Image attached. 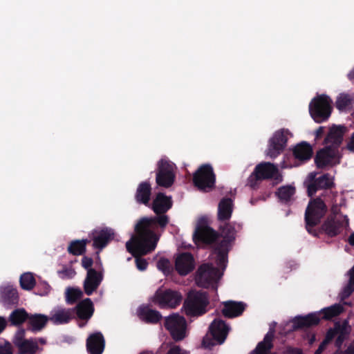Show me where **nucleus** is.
I'll use <instances>...</instances> for the list:
<instances>
[{
	"label": "nucleus",
	"mask_w": 354,
	"mask_h": 354,
	"mask_svg": "<svg viewBox=\"0 0 354 354\" xmlns=\"http://www.w3.org/2000/svg\"><path fill=\"white\" fill-rule=\"evenodd\" d=\"M173 205L171 196L159 192L153 201L151 209L156 214L153 217H143L135 225L136 235L126 243L127 252L133 255L146 254L153 251L156 248L158 237L154 230L159 227L165 228L169 222V218L166 215Z\"/></svg>",
	"instance_id": "f257e3e1"
},
{
	"label": "nucleus",
	"mask_w": 354,
	"mask_h": 354,
	"mask_svg": "<svg viewBox=\"0 0 354 354\" xmlns=\"http://www.w3.org/2000/svg\"><path fill=\"white\" fill-rule=\"evenodd\" d=\"M347 127L344 125L333 124L324 138L325 147L317 151L315 162L317 168L324 169L340 164L342 153L339 149L343 142Z\"/></svg>",
	"instance_id": "f03ea898"
},
{
	"label": "nucleus",
	"mask_w": 354,
	"mask_h": 354,
	"mask_svg": "<svg viewBox=\"0 0 354 354\" xmlns=\"http://www.w3.org/2000/svg\"><path fill=\"white\" fill-rule=\"evenodd\" d=\"M218 238V233L212 227L200 224L196 227L193 234V241L198 245H214L213 254H216V263L224 270L227 266V254L229 246L225 243H216Z\"/></svg>",
	"instance_id": "7ed1b4c3"
},
{
	"label": "nucleus",
	"mask_w": 354,
	"mask_h": 354,
	"mask_svg": "<svg viewBox=\"0 0 354 354\" xmlns=\"http://www.w3.org/2000/svg\"><path fill=\"white\" fill-rule=\"evenodd\" d=\"M208 294L201 290H190L183 303L185 313L189 317H199L207 312Z\"/></svg>",
	"instance_id": "20e7f679"
},
{
	"label": "nucleus",
	"mask_w": 354,
	"mask_h": 354,
	"mask_svg": "<svg viewBox=\"0 0 354 354\" xmlns=\"http://www.w3.org/2000/svg\"><path fill=\"white\" fill-rule=\"evenodd\" d=\"M327 209L326 205L321 198L310 200L304 215L306 229L309 234L317 236V232L313 228L320 223L322 218L326 215Z\"/></svg>",
	"instance_id": "39448f33"
},
{
	"label": "nucleus",
	"mask_w": 354,
	"mask_h": 354,
	"mask_svg": "<svg viewBox=\"0 0 354 354\" xmlns=\"http://www.w3.org/2000/svg\"><path fill=\"white\" fill-rule=\"evenodd\" d=\"M223 273L212 263H206L201 265L196 272L195 281L198 286L204 288H211L217 291L218 281Z\"/></svg>",
	"instance_id": "423d86ee"
},
{
	"label": "nucleus",
	"mask_w": 354,
	"mask_h": 354,
	"mask_svg": "<svg viewBox=\"0 0 354 354\" xmlns=\"http://www.w3.org/2000/svg\"><path fill=\"white\" fill-rule=\"evenodd\" d=\"M331 98L326 94L317 95L309 104V113L317 123L326 121L331 115L333 106Z\"/></svg>",
	"instance_id": "0eeeda50"
},
{
	"label": "nucleus",
	"mask_w": 354,
	"mask_h": 354,
	"mask_svg": "<svg viewBox=\"0 0 354 354\" xmlns=\"http://www.w3.org/2000/svg\"><path fill=\"white\" fill-rule=\"evenodd\" d=\"M230 327L221 319H214L209 326V334L203 339L202 344L205 348H210L216 344H222L227 338Z\"/></svg>",
	"instance_id": "6e6552de"
},
{
	"label": "nucleus",
	"mask_w": 354,
	"mask_h": 354,
	"mask_svg": "<svg viewBox=\"0 0 354 354\" xmlns=\"http://www.w3.org/2000/svg\"><path fill=\"white\" fill-rule=\"evenodd\" d=\"M194 185L202 192H209L215 187L216 175L210 164H203L194 173Z\"/></svg>",
	"instance_id": "1a4fd4ad"
},
{
	"label": "nucleus",
	"mask_w": 354,
	"mask_h": 354,
	"mask_svg": "<svg viewBox=\"0 0 354 354\" xmlns=\"http://www.w3.org/2000/svg\"><path fill=\"white\" fill-rule=\"evenodd\" d=\"M164 326L175 342H180L187 337V321L178 314L165 317Z\"/></svg>",
	"instance_id": "9d476101"
},
{
	"label": "nucleus",
	"mask_w": 354,
	"mask_h": 354,
	"mask_svg": "<svg viewBox=\"0 0 354 354\" xmlns=\"http://www.w3.org/2000/svg\"><path fill=\"white\" fill-rule=\"evenodd\" d=\"M183 299L180 292L171 289H158L153 297V302L160 308H175Z\"/></svg>",
	"instance_id": "9b49d317"
},
{
	"label": "nucleus",
	"mask_w": 354,
	"mask_h": 354,
	"mask_svg": "<svg viewBox=\"0 0 354 354\" xmlns=\"http://www.w3.org/2000/svg\"><path fill=\"white\" fill-rule=\"evenodd\" d=\"M289 133V131L285 129L275 131L268 141L266 155L272 159L280 155L287 146Z\"/></svg>",
	"instance_id": "f8f14e48"
},
{
	"label": "nucleus",
	"mask_w": 354,
	"mask_h": 354,
	"mask_svg": "<svg viewBox=\"0 0 354 354\" xmlns=\"http://www.w3.org/2000/svg\"><path fill=\"white\" fill-rule=\"evenodd\" d=\"M156 181L158 185L165 188L171 187L175 180V174L172 164L164 159L158 162Z\"/></svg>",
	"instance_id": "ddd939ff"
},
{
	"label": "nucleus",
	"mask_w": 354,
	"mask_h": 354,
	"mask_svg": "<svg viewBox=\"0 0 354 354\" xmlns=\"http://www.w3.org/2000/svg\"><path fill=\"white\" fill-rule=\"evenodd\" d=\"M349 225V220L347 216H344V220L339 221L333 216H328L321 226L322 230L328 236L335 237L339 234L344 227Z\"/></svg>",
	"instance_id": "4468645a"
},
{
	"label": "nucleus",
	"mask_w": 354,
	"mask_h": 354,
	"mask_svg": "<svg viewBox=\"0 0 354 354\" xmlns=\"http://www.w3.org/2000/svg\"><path fill=\"white\" fill-rule=\"evenodd\" d=\"M309 181L307 185L308 196L312 197L319 189H330L333 183L328 174H325L316 178L315 174L310 173L308 176Z\"/></svg>",
	"instance_id": "2eb2a0df"
},
{
	"label": "nucleus",
	"mask_w": 354,
	"mask_h": 354,
	"mask_svg": "<svg viewBox=\"0 0 354 354\" xmlns=\"http://www.w3.org/2000/svg\"><path fill=\"white\" fill-rule=\"evenodd\" d=\"M254 172L260 180H267L274 178L277 183L282 181V176L278 175L279 170L277 166L269 162H262L254 167Z\"/></svg>",
	"instance_id": "dca6fc26"
},
{
	"label": "nucleus",
	"mask_w": 354,
	"mask_h": 354,
	"mask_svg": "<svg viewBox=\"0 0 354 354\" xmlns=\"http://www.w3.org/2000/svg\"><path fill=\"white\" fill-rule=\"evenodd\" d=\"M91 235L93 246L95 248L102 250L113 239L114 232L111 228L104 227L100 230H93Z\"/></svg>",
	"instance_id": "f3484780"
},
{
	"label": "nucleus",
	"mask_w": 354,
	"mask_h": 354,
	"mask_svg": "<svg viewBox=\"0 0 354 354\" xmlns=\"http://www.w3.org/2000/svg\"><path fill=\"white\" fill-rule=\"evenodd\" d=\"M194 259L189 252H183L176 259L175 268L182 276L187 275L194 269Z\"/></svg>",
	"instance_id": "a211bd4d"
},
{
	"label": "nucleus",
	"mask_w": 354,
	"mask_h": 354,
	"mask_svg": "<svg viewBox=\"0 0 354 354\" xmlns=\"http://www.w3.org/2000/svg\"><path fill=\"white\" fill-rule=\"evenodd\" d=\"M86 350L89 354H102L105 348V339L101 332H95L86 339Z\"/></svg>",
	"instance_id": "6ab92c4d"
},
{
	"label": "nucleus",
	"mask_w": 354,
	"mask_h": 354,
	"mask_svg": "<svg viewBox=\"0 0 354 354\" xmlns=\"http://www.w3.org/2000/svg\"><path fill=\"white\" fill-rule=\"evenodd\" d=\"M102 279L103 275L101 272L95 269L88 270L84 281V292L88 296L91 295L98 288Z\"/></svg>",
	"instance_id": "aec40b11"
},
{
	"label": "nucleus",
	"mask_w": 354,
	"mask_h": 354,
	"mask_svg": "<svg viewBox=\"0 0 354 354\" xmlns=\"http://www.w3.org/2000/svg\"><path fill=\"white\" fill-rule=\"evenodd\" d=\"M320 317L317 312L309 313L306 316H297L292 322V328L294 330L310 328L318 325L320 322Z\"/></svg>",
	"instance_id": "412c9836"
},
{
	"label": "nucleus",
	"mask_w": 354,
	"mask_h": 354,
	"mask_svg": "<svg viewBox=\"0 0 354 354\" xmlns=\"http://www.w3.org/2000/svg\"><path fill=\"white\" fill-rule=\"evenodd\" d=\"M74 317L75 315L81 320L87 322L93 316L94 313V306L90 298H86L80 301L75 308Z\"/></svg>",
	"instance_id": "4be33fe9"
},
{
	"label": "nucleus",
	"mask_w": 354,
	"mask_h": 354,
	"mask_svg": "<svg viewBox=\"0 0 354 354\" xmlns=\"http://www.w3.org/2000/svg\"><path fill=\"white\" fill-rule=\"evenodd\" d=\"M222 315L229 319L239 317L244 312L246 304L242 301H227L223 302Z\"/></svg>",
	"instance_id": "5701e85b"
},
{
	"label": "nucleus",
	"mask_w": 354,
	"mask_h": 354,
	"mask_svg": "<svg viewBox=\"0 0 354 354\" xmlns=\"http://www.w3.org/2000/svg\"><path fill=\"white\" fill-rule=\"evenodd\" d=\"M74 318V310L64 308L55 309L49 317L50 321L55 325L68 324Z\"/></svg>",
	"instance_id": "b1692460"
},
{
	"label": "nucleus",
	"mask_w": 354,
	"mask_h": 354,
	"mask_svg": "<svg viewBox=\"0 0 354 354\" xmlns=\"http://www.w3.org/2000/svg\"><path fill=\"white\" fill-rule=\"evenodd\" d=\"M138 314L139 317L147 324H158L162 318L161 313L150 308L149 306H142L138 308Z\"/></svg>",
	"instance_id": "393cba45"
},
{
	"label": "nucleus",
	"mask_w": 354,
	"mask_h": 354,
	"mask_svg": "<svg viewBox=\"0 0 354 354\" xmlns=\"http://www.w3.org/2000/svg\"><path fill=\"white\" fill-rule=\"evenodd\" d=\"M50 321L49 317L43 314H30L27 323V329L32 332L41 331Z\"/></svg>",
	"instance_id": "a878e982"
},
{
	"label": "nucleus",
	"mask_w": 354,
	"mask_h": 354,
	"mask_svg": "<svg viewBox=\"0 0 354 354\" xmlns=\"http://www.w3.org/2000/svg\"><path fill=\"white\" fill-rule=\"evenodd\" d=\"M151 195V184L148 181H144L138 185L135 194V199L138 203L148 205Z\"/></svg>",
	"instance_id": "bb28decb"
},
{
	"label": "nucleus",
	"mask_w": 354,
	"mask_h": 354,
	"mask_svg": "<svg viewBox=\"0 0 354 354\" xmlns=\"http://www.w3.org/2000/svg\"><path fill=\"white\" fill-rule=\"evenodd\" d=\"M233 212V201L230 198H222L218 205V219L219 221L230 220Z\"/></svg>",
	"instance_id": "cd10ccee"
},
{
	"label": "nucleus",
	"mask_w": 354,
	"mask_h": 354,
	"mask_svg": "<svg viewBox=\"0 0 354 354\" xmlns=\"http://www.w3.org/2000/svg\"><path fill=\"white\" fill-rule=\"evenodd\" d=\"M292 152L295 159L301 162L310 160L313 153L311 145L306 142H302L297 145Z\"/></svg>",
	"instance_id": "c85d7f7f"
},
{
	"label": "nucleus",
	"mask_w": 354,
	"mask_h": 354,
	"mask_svg": "<svg viewBox=\"0 0 354 354\" xmlns=\"http://www.w3.org/2000/svg\"><path fill=\"white\" fill-rule=\"evenodd\" d=\"M221 233L218 234V238L216 243H225L226 246L230 245V243L235 239L236 230L231 223H225L220 228Z\"/></svg>",
	"instance_id": "c756f323"
},
{
	"label": "nucleus",
	"mask_w": 354,
	"mask_h": 354,
	"mask_svg": "<svg viewBox=\"0 0 354 354\" xmlns=\"http://www.w3.org/2000/svg\"><path fill=\"white\" fill-rule=\"evenodd\" d=\"M274 331L270 330L264 337L263 341L258 343L255 349L250 354H270L273 348L272 341Z\"/></svg>",
	"instance_id": "7c9ffc66"
},
{
	"label": "nucleus",
	"mask_w": 354,
	"mask_h": 354,
	"mask_svg": "<svg viewBox=\"0 0 354 354\" xmlns=\"http://www.w3.org/2000/svg\"><path fill=\"white\" fill-rule=\"evenodd\" d=\"M1 300L4 306L16 305L19 301L18 292L12 286H6L1 290Z\"/></svg>",
	"instance_id": "2f4dec72"
},
{
	"label": "nucleus",
	"mask_w": 354,
	"mask_h": 354,
	"mask_svg": "<svg viewBox=\"0 0 354 354\" xmlns=\"http://www.w3.org/2000/svg\"><path fill=\"white\" fill-rule=\"evenodd\" d=\"M15 347L17 349V354H36L39 348L36 338H30L26 341H23Z\"/></svg>",
	"instance_id": "473e14b6"
},
{
	"label": "nucleus",
	"mask_w": 354,
	"mask_h": 354,
	"mask_svg": "<svg viewBox=\"0 0 354 354\" xmlns=\"http://www.w3.org/2000/svg\"><path fill=\"white\" fill-rule=\"evenodd\" d=\"M29 315L24 308L15 309L8 317V322L10 326H19L28 322Z\"/></svg>",
	"instance_id": "72a5a7b5"
},
{
	"label": "nucleus",
	"mask_w": 354,
	"mask_h": 354,
	"mask_svg": "<svg viewBox=\"0 0 354 354\" xmlns=\"http://www.w3.org/2000/svg\"><path fill=\"white\" fill-rule=\"evenodd\" d=\"M296 189L294 186L288 185L279 187L275 192L280 202L288 204L293 199Z\"/></svg>",
	"instance_id": "f704fd0d"
},
{
	"label": "nucleus",
	"mask_w": 354,
	"mask_h": 354,
	"mask_svg": "<svg viewBox=\"0 0 354 354\" xmlns=\"http://www.w3.org/2000/svg\"><path fill=\"white\" fill-rule=\"evenodd\" d=\"M354 103V97L348 93H339L335 101V107L340 111L351 110Z\"/></svg>",
	"instance_id": "c9c22d12"
},
{
	"label": "nucleus",
	"mask_w": 354,
	"mask_h": 354,
	"mask_svg": "<svg viewBox=\"0 0 354 354\" xmlns=\"http://www.w3.org/2000/svg\"><path fill=\"white\" fill-rule=\"evenodd\" d=\"M344 311V307L339 304H335L329 307L324 308L319 313L320 318L325 320H330L333 317L339 315Z\"/></svg>",
	"instance_id": "e433bc0d"
},
{
	"label": "nucleus",
	"mask_w": 354,
	"mask_h": 354,
	"mask_svg": "<svg viewBox=\"0 0 354 354\" xmlns=\"http://www.w3.org/2000/svg\"><path fill=\"white\" fill-rule=\"evenodd\" d=\"M90 243L88 239L74 240L72 241L67 248L69 254L79 256L85 253L86 250V245Z\"/></svg>",
	"instance_id": "4c0bfd02"
},
{
	"label": "nucleus",
	"mask_w": 354,
	"mask_h": 354,
	"mask_svg": "<svg viewBox=\"0 0 354 354\" xmlns=\"http://www.w3.org/2000/svg\"><path fill=\"white\" fill-rule=\"evenodd\" d=\"M19 283L21 288L26 290H31L36 285L35 279L30 272L22 274L19 279Z\"/></svg>",
	"instance_id": "58836bf2"
},
{
	"label": "nucleus",
	"mask_w": 354,
	"mask_h": 354,
	"mask_svg": "<svg viewBox=\"0 0 354 354\" xmlns=\"http://www.w3.org/2000/svg\"><path fill=\"white\" fill-rule=\"evenodd\" d=\"M83 295L82 291L79 288H70L66 292V301L69 304H73L78 299L82 298Z\"/></svg>",
	"instance_id": "ea45409f"
},
{
	"label": "nucleus",
	"mask_w": 354,
	"mask_h": 354,
	"mask_svg": "<svg viewBox=\"0 0 354 354\" xmlns=\"http://www.w3.org/2000/svg\"><path fill=\"white\" fill-rule=\"evenodd\" d=\"M157 268L165 274H169L172 270L170 261L166 258H161L158 261Z\"/></svg>",
	"instance_id": "a19ab883"
},
{
	"label": "nucleus",
	"mask_w": 354,
	"mask_h": 354,
	"mask_svg": "<svg viewBox=\"0 0 354 354\" xmlns=\"http://www.w3.org/2000/svg\"><path fill=\"white\" fill-rule=\"evenodd\" d=\"M151 252L152 251H151ZM129 253L131 254L136 258V264L137 268L140 271L145 270L147 268L148 262L147 261L146 259L141 258L140 256L146 255L148 254V252L146 254H137L136 255H133L131 252ZM149 253H150V252H149Z\"/></svg>",
	"instance_id": "79ce46f5"
},
{
	"label": "nucleus",
	"mask_w": 354,
	"mask_h": 354,
	"mask_svg": "<svg viewBox=\"0 0 354 354\" xmlns=\"http://www.w3.org/2000/svg\"><path fill=\"white\" fill-rule=\"evenodd\" d=\"M168 351L166 354H188L180 346L175 344L174 342H169L167 344Z\"/></svg>",
	"instance_id": "37998d69"
},
{
	"label": "nucleus",
	"mask_w": 354,
	"mask_h": 354,
	"mask_svg": "<svg viewBox=\"0 0 354 354\" xmlns=\"http://www.w3.org/2000/svg\"><path fill=\"white\" fill-rule=\"evenodd\" d=\"M25 336L26 330L23 328H19L15 333L12 339V344H14V346H16L17 344H19L23 341H26L28 339H26Z\"/></svg>",
	"instance_id": "c03bdc74"
},
{
	"label": "nucleus",
	"mask_w": 354,
	"mask_h": 354,
	"mask_svg": "<svg viewBox=\"0 0 354 354\" xmlns=\"http://www.w3.org/2000/svg\"><path fill=\"white\" fill-rule=\"evenodd\" d=\"M57 274L62 279H71L75 274V272L72 268L64 267L62 270H58Z\"/></svg>",
	"instance_id": "a18cd8bd"
},
{
	"label": "nucleus",
	"mask_w": 354,
	"mask_h": 354,
	"mask_svg": "<svg viewBox=\"0 0 354 354\" xmlns=\"http://www.w3.org/2000/svg\"><path fill=\"white\" fill-rule=\"evenodd\" d=\"M340 325L336 324L333 328H329L326 334L324 341L329 343L333 339L336 335L338 334L339 328H340Z\"/></svg>",
	"instance_id": "49530a36"
},
{
	"label": "nucleus",
	"mask_w": 354,
	"mask_h": 354,
	"mask_svg": "<svg viewBox=\"0 0 354 354\" xmlns=\"http://www.w3.org/2000/svg\"><path fill=\"white\" fill-rule=\"evenodd\" d=\"M354 292V284L348 281V283L344 288L340 296L342 300L346 299Z\"/></svg>",
	"instance_id": "de8ad7c7"
},
{
	"label": "nucleus",
	"mask_w": 354,
	"mask_h": 354,
	"mask_svg": "<svg viewBox=\"0 0 354 354\" xmlns=\"http://www.w3.org/2000/svg\"><path fill=\"white\" fill-rule=\"evenodd\" d=\"M346 332L344 328L340 326L338 334L336 335L335 346L340 348L346 339Z\"/></svg>",
	"instance_id": "09e8293b"
},
{
	"label": "nucleus",
	"mask_w": 354,
	"mask_h": 354,
	"mask_svg": "<svg viewBox=\"0 0 354 354\" xmlns=\"http://www.w3.org/2000/svg\"><path fill=\"white\" fill-rule=\"evenodd\" d=\"M262 180L259 179L257 178V174L253 171L248 178L247 185L250 186L252 189H255L258 186V181H261Z\"/></svg>",
	"instance_id": "8fccbe9b"
},
{
	"label": "nucleus",
	"mask_w": 354,
	"mask_h": 354,
	"mask_svg": "<svg viewBox=\"0 0 354 354\" xmlns=\"http://www.w3.org/2000/svg\"><path fill=\"white\" fill-rule=\"evenodd\" d=\"M50 289V286L46 282L41 283L37 286V294L41 296L47 295Z\"/></svg>",
	"instance_id": "3c124183"
},
{
	"label": "nucleus",
	"mask_w": 354,
	"mask_h": 354,
	"mask_svg": "<svg viewBox=\"0 0 354 354\" xmlns=\"http://www.w3.org/2000/svg\"><path fill=\"white\" fill-rule=\"evenodd\" d=\"M0 354H13L12 344L9 342L0 345Z\"/></svg>",
	"instance_id": "603ef678"
},
{
	"label": "nucleus",
	"mask_w": 354,
	"mask_h": 354,
	"mask_svg": "<svg viewBox=\"0 0 354 354\" xmlns=\"http://www.w3.org/2000/svg\"><path fill=\"white\" fill-rule=\"evenodd\" d=\"M93 264V260L91 257H83L82 259V266L87 271L90 269H93L91 267Z\"/></svg>",
	"instance_id": "864d4df0"
},
{
	"label": "nucleus",
	"mask_w": 354,
	"mask_h": 354,
	"mask_svg": "<svg viewBox=\"0 0 354 354\" xmlns=\"http://www.w3.org/2000/svg\"><path fill=\"white\" fill-rule=\"evenodd\" d=\"M346 149L351 152H354V132L351 134L350 141L347 143Z\"/></svg>",
	"instance_id": "5fc2aeb1"
},
{
	"label": "nucleus",
	"mask_w": 354,
	"mask_h": 354,
	"mask_svg": "<svg viewBox=\"0 0 354 354\" xmlns=\"http://www.w3.org/2000/svg\"><path fill=\"white\" fill-rule=\"evenodd\" d=\"M328 344V342L323 340V342L319 344L318 348L316 350L315 354H322V353L324 351Z\"/></svg>",
	"instance_id": "6e6d98bb"
},
{
	"label": "nucleus",
	"mask_w": 354,
	"mask_h": 354,
	"mask_svg": "<svg viewBox=\"0 0 354 354\" xmlns=\"http://www.w3.org/2000/svg\"><path fill=\"white\" fill-rule=\"evenodd\" d=\"M8 324V322L3 317L0 316V334L5 330Z\"/></svg>",
	"instance_id": "4d7b16f0"
},
{
	"label": "nucleus",
	"mask_w": 354,
	"mask_h": 354,
	"mask_svg": "<svg viewBox=\"0 0 354 354\" xmlns=\"http://www.w3.org/2000/svg\"><path fill=\"white\" fill-rule=\"evenodd\" d=\"M288 354H303L302 351L300 348H288L287 349Z\"/></svg>",
	"instance_id": "13d9d810"
},
{
	"label": "nucleus",
	"mask_w": 354,
	"mask_h": 354,
	"mask_svg": "<svg viewBox=\"0 0 354 354\" xmlns=\"http://www.w3.org/2000/svg\"><path fill=\"white\" fill-rule=\"evenodd\" d=\"M324 133V127H319L316 131H315V138L319 139L322 138Z\"/></svg>",
	"instance_id": "bf43d9fd"
},
{
	"label": "nucleus",
	"mask_w": 354,
	"mask_h": 354,
	"mask_svg": "<svg viewBox=\"0 0 354 354\" xmlns=\"http://www.w3.org/2000/svg\"><path fill=\"white\" fill-rule=\"evenodd\" d=\"M339 209L337 205H333L331 207V213L330 216H333L335 218H336V215L339 214Z\"/></svg>",
	"instance_id": "052dcab7"
},
{
	"label": "nucleus",
	"mask_w": 354,
	"mask_h": 354,
	"mask_svg": "<svg viewBox=\"0 0 354 354\" xmlns=\"http://www.w3.org/2000/svg\"><path fill=\"white\" fill-rule=\"evenodd\" d=\"M349 281L354 284V266L349 271Z\"/></svg>",
	"instance_id": "680f3d73"
},
{
	"label": "nucleus",
	"mask_w": 354,
	"mask_h": 354,
	"mask_svg": "<svg viewBox=\"0 0 354 354\" xmlns=\"http://www.w3.org/2000/svg\"><path fill=\"white\" fill-rule=\"evenodd\" d=\"M347 77L350 81L354 80V67L347 74Z\"/></svg>",
	"instance_id": "e2e57ef3"
},
{
	"label": "nucleus",
	"mask_w": 354,
	"mask_h": 354,
	"mask_svg": "<svg viewBox=\"0 0 354 354\" xmlns=\"http://www.w3.org/2000/svg\"><path fill=\"white\" fill-rule=\"evenodd\" d=\"M348 242L351 245L354 246V232L350 234L348 239Z\"/></svg>",
	"instance_id": "0e129e2a"
},
{
	"label": "nucleus",
	"mask_w": 354,
	"mask_h": 354,
	"mask_svg": "<svg viewBox=\"0 0 354 354\" xmlns=\"http://www.w3.org/2000/svg\"><path fill=\"white\" fill-rule=\"evenodd\" d=\"M345 354H354V348L352 346H349L346 350Z\"/></svg>",
	"instance_id": "69168bd1"
},
{
	"label": "nucleus",
	"mask_w": 354,
	"mask_h": 354,
	"mask_svg": "<svg viewBox=\"0 0 354 354\" xmlns=\"http://www.w3.org/2000/svg\"><path fill=\"white\" fill-rule=\"evenodd\" d=\"M140 354H156L151 351H143Z\"/></svg>",
	"instance_id": "338daca9"
},
{
	"label": "nucleus",
	"mask_w": 354,
	"mask_h": 354,
	"mask_svg": "<svg viewBox=\"0 0 354 354\" xmlns=\"http://www.w3.org/2000/svg\"><path fill=\"white\" fill-rule=\"evenodd\" d=\"M38 342H39L41 344H45L46 343V340L44 338H39L37 339V343Z\"/></svg>",
	"instance_id": "774afa93"
}]
</instances>
